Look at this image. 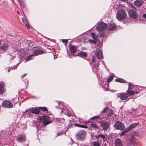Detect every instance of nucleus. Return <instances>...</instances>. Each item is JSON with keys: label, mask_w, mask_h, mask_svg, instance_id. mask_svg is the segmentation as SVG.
<instances>
[{"label": "nucleus", "mask_w": 146, "mask_h": 146, "mask_svg": "<svg viewBox=\"0 0 146 146\" xmlns=\"http://www.w3.org/2000/svg\"><path fill=\"white\" fill-rule=\"evenodd\" d=\"M91 125V127H93L95 129H99V126H98L96 123H91L90 124Z\"/></svg>", "instance_id": "393cba45"}, {"label": "nucleus", "mask_w": 146, "mask_h": 146, "mask_svg": "<svg viewBox=\"0 0 146 146\" xmlns=\"http://www.w3.org/2000/svg\"><path fill=\"white\" fill-rule=\"evenodd\" d=\"M94 146H100L99 143L98 141H94L93 142Z\"/></svg>", "instance_id": "58836bf2"}, {"label": "nucleus", "mask_w": 146, "mask_h": 146, "mask_svg": "<svg viewBox=\"0 0 146 146\" xmlns=\"http://www.w3.org/2000/svg\"><path fill=\"white\" fill-rule=\"evenodd\" d=\"M28 109L30 111L31 113L34 114H38L39 112L38 108L36 107L35 108L31 107L29 108Z\"/></svg>", "instance_id": "1a4fd4ad"}, {"label": "nucleus", "mask_w": 146, "mask_h": 146, "mask_svg": "<svg viewBox=\"0 0 146 146\" xmlns=\"http://www.w3.org/2000/svg\"><path fill=\"white\" fill-rule=\"evenodd\" d=\"M43 52V51L39 50H35L34 51V55H37L40 53H42Z\"/></svg>", "instance_id": "a878e982"}, {"label": "nucleus", "mask_w": 146, "mask_h": 146, "mask_svg": "<svg viewBox=\"0 0 146 146\" xmlns=\"http://www.w3.org/2000/svg\"><path fill=\"white\" fill-rule=\"evenodd\" d=\"M22 20L23 22L25 24L27 23V20L25 19L24 18H22Z\"/></svg>", "instance_id": "a18cd8bd"}, {"label": "nucleus", "mask_w": 146, "mask_h": 146, "mask_svg": "<svg viewBox=\"0 0 146 146\" xmlns=\"http://www.w3.org/2000/svg\"><path fill=\"white\" fill-rule=\"evenodd\" d=\"M95 61V60L94 59V57H93V58L92 60V62H94Z\"/></svg>", "instance_id": "8fccbe9b"}, {"label": "nucleus", "mask_w": 146, "mask_h": 146, "mask_svg": "<svg viewBox=\"0 0 146 146\" xmlns=\"http://www.w3.org/2000/svg\"><path fill=\"white\" fill-rule=\"evenodd\" d=\"M143 3L142 0H136L134 2V5L138 7L141 6Z\"/></svg>", "instance_id": "2eb2a0df"}, {"label": "nucleus", "mask_w": 146, "mask_h": 146, "mask_svg": "<svg viewBox=\"0 0 146 146\" xmlns=\"http://www.w3.org/2000/svg\"><path fill=\"white\" fill-rule=\"evenodd\" d=\"M127 94H128V96L134 95L135 94L134 91L133 90H128L127 91Z\"/></svg>", "instance_id": "bb28decb"}, {"label": "nucleus", "mask_w": 146, "mask_h": 146, "mask_svg": "<svg viewBox=\"0 0 146 146\" xmlns=\"http://www.w3.org/2000/svg\"><path fill=\"white\" fill-rule=\"evenodd\" d=\"M106 112V114L108 116H111L113 114L112 111L111 110L107 108L104 109L102 111V113H104L105 112Z\"/></svg>", "instance_id": "4468645a"}, {"label": "nucleus", "mask_w": 146, "mask_h": 146, "mask_svg": "<svg viewBox=\"0 0 146 146\" xmlns=\"http://www.w3.org/2000/svg\"><path fill=\"white\" fill-rule=\"evenodd\" d=\"M143 16L145 18H146V14H144L143 15Z\"/></svg>", "instance_id": "3c124183"}, {"label": "nucleus", "mask_w": 146, "mask_h": 146, "mask_svg": "<svg viewBox=\"0 0 146 146\" xmlns=\"http://www.w3.org/2000/svg\"><path fill=\"white\" fill-rule=\"evenodd\" d=\"M62 132H60V133H57V136L56 137H57V136H58L59 135H60V134H62Z\"/></svg>", "instance_id": "09e8293b"}, {"label": "nucleus", "mask_w": 146, "mask_h": 146, "mask_svg": "<svg viewBox=\"0 0 146 146\" xmlns=\"http://www.w3.org/2000/svg\"><path fill=\"white\" fill-rule=\"evenodd\" d=\"M17 1H18L20 3V1H19V0H17Z\"/></svg>", "instance_id": "4d7b16f0"}, {"label": "nucleus", "mask_w": 146, "mask_h": 146, "mask_svg": "<svg viewBox=\"0 0 146 146\" xmlns=\"http://www.w3.org/2000/svg\"><path fill=\"white\" fill-rule=\"evenodd\" d=\"M128 13L130 17L131 18L135 19L137 18L138 15L135 11L130 9Z\"/></svg>", "instance_id": "0eeeda50"}, {"label": "nucleus", "mask_w": 146, "mask_h": 146, "mask_svg": "<svg viewBox=\"0 0 146 146\" xmlns=\"http://www.w3.org/2000/svg\"><path fill=\"white\" fill-rule=\"evenodd\" d=\"M128 131H128L127 129H126V130H125L123 131L120 134L121 136H122L125 135V133H127V132H128Z\"/></svg>", "instance_id": "473e14b6"}, {"label": "nucleus", "mask_w": 146, "mask_h": 146, "mask_svg": "<svg viewBox=\"0 0 146 146\" xmlns=\"http://www.w3.org/2000/svg\"><path fill=\"white\" fill-rule=\"evenodd\" d=\"M100 117L98 116H94V117H92L91 119H98V118H99Z\"/></svg>", "instance_id": "49530a36"}, {"label": "nucleus", "mask_w": 146, "mask_h": 146, "mask_svg": "<svg viewBox=\"0 0 146 146\" xmlns=\"http://www.w3.org/2000/svg\"><path fill=\"white\" fill-rule=\"evenodd\" d=\"M8 72H10V69H8Z\"/></svg>", "instance_id": "6e6d98bb"}, {"label": "nucleus", "mask_w": 146, "mask_h": 146, "mask_svg": "<svg viewBox=\"0 0 146 146\" xmlns=\"http://www.w3.org/2000/svg\"><path fill=\"white\" fill-rule=\"evenodd\" d=\"M133 86L131 83L129 84V87L128 90H131V89H133Z\"/></svg>", "instance_id": "ea45409f"}, {"label": "nucleus", "mask_w": 146, "mask_h": 146, "mask_svg": "<svg viewBox=\"0 0 146 146\" xmlns=\"http://www.w3.org/2000/svg\"><path fill=\"white\" fill-rule=\"evenodd\" d=\"M9 47V45L7 43H4L0 47V49L3 51H5L7 50Z\"/></svg>", "instance_id": "dca6fc26"}, {"label": "nucleus", "mask_w": 146, "mask_h": 146, "mask_svg": "<svg viewBox=\"0 0 146 146\" xmlns=\"http://www.w3.org/2000/svg\"><path fill=\"white\" fill-rule=\"evenodd\" d=\"M125 7L123 5H120L117 13V18L119 20L123 19L126 17V14L124 11Z\"/></svg>", "instance_id": "f257e3e1"}, {"label": "nucleus", "mask_w": 146, "mask_h": 146, "mask_svg": "<svg viewBox=\"0 0 146 146\" xmlns=\"http://www.w3.org/2000/svg\"><path fill=\"white\" fill-rule=\"evenodd\" d=\"M136 93H137V92H136Z\"/></svg>", "instance_id": "13d9d810"}, {"label": "nucleus", "mask_w": 146, "mask_h": 146, "mask_svg": "<svg viewBox=\"0 0 146 146\" xmlns=\"http://www.w3.org/2000/svg\"><path fill=\"white\" fill-rule=\"evenodd\" d=\"M114 127L116 129L121 131L123 130L125 128L124 124L119 121H117L115 122Z\"/></svg>", "instance_id": "20e7f679"}, {"label": "nucleus", "mask_w": 146, "mask_h": 146, "mask_svg": "<svg viewBox=\"0 0 146 146\" xmlns=\"http://www.w3.org/2000/svg\"><path fill=\"white\" fill-rule=\"evenodd\" d=\"M115 81L117 82H120L122 83H124L125 82V81L124 80L121 78L116 79Z\"/></svg>", "instance_id": "c85d7f7f"}, {"label": "nucleus", "mask_w": 146, "mask_h": 146, "mask_svg": "<svg viewBox=\"0 0 146 146\" xmlns=\"http://www.w3.org/2000/svg\"><path fill=\"white\" fill-rule=\"evenodd\" d=\"M11 56V55H8V57H9V58Z\"/></svg>", "instance_id": "5fc2aeb1"}, {"label": "nucleus", "mask_w": 146, "mask_h": 146, "mask_svg": "<svg viewBox=\"0 0 146 146\" xmlns=\"http://www.w3.org/2000/svg\"><path fill=\"white\" fill-rule=\"evenodd\" d=\"M114 143L115 146H123L122 141L119 138H117L115 139Z\"/></svg>", "instance_id": "9b49d317"}, {"label": "nucleus", "mask_w": 146, "mask_h": 146, "mask_svg": "<svg viewBox=\"0 0 146 146\" xmlns=\"http://www.w3.org/2000/svg\"><path fill=\"white\" fill-rule=\"evenodd\" d=\"M107 26V25L105 23H102L98 25L96 27V29L98 31H102L106 29Z\"/></svg>", "instance_id": "423d86ee"}, {"label": "nucleus", "mask_w": 146, "mask_h": 146, "mask_svg": "<svg viewBox=\"0 0 146 146\" xmlns=\"http://www.w3.org/2000/svg\"><path fill=\"white\" fill-rule=\"evenodd\" d=\"M62 111H61L62 112Z\"/></svg>", "instance_id": "bf43d9fd"}, {"label": "nucleus", "mask_w": 146, "mask_h": 146, "mask_svg": "<svg viewBox=\"0 0 146 146\" xmlns=\"http://www.w3.org/2000/svg\"><path fill=\"white\" fill-rule=\"evenodd\" d=\"M99 62L98 61L97 62H96V63L95 64V65L94 66V68H96V70H98L99 69Z\"/></svg>", "instance_id": "7c9ffc66"}, {"label": "nucleus", "mask_w": 146, "mask_h": 146, "mask_svg": "<svg viewBox=\"0 0 146 146\" xmlns=\"http://www.w3.org/2000/svg\"><path fill=\"white\" fill-rule=\"evenodd\" d=\"M25 137L23 135H20L17 137V140L20 142H22L25 140Z\"/></svg>", "instance_id": "a211bd4d"}, {"label": "nucleus", "mask_w": 146, "mask_h": 146, "mask_svg": "<svg viewBox=\"0 0 146 146\" xmlns=\"http://www.w3.org/2000/svg\"><path fill=\"white\" fill-rule=\"evenodd\" d=\"M62 42H65V45H66L67 44L68 42V41L66 39H62Z\"/></svg>", "instance_id": "37998d69"}, {"label": "nucleus", "mask_w": 146, "mask_h": 146, "mask_svg": "<svg viewBox=\"0 0 146 146\" xmlns=\"http://www.w3.org/2000/svg\"><path fill=\"white\" fill-rule=\"evenodd\" d=\"M39 110H42L44 111H47L48 110L46 107H40L38 108Z\"/></svg>", "instance_id": "f704fd0d"}, {"label": "nucleus", "mask_w": 146, "mask_h": 146, "mask_svg": "<svg viewBox=\"0 0 146 146\" xmlns=\"http://www.w3.org/2000/svg\"><path fill=\"white\" fill-rule=\"evenodd\" d=\"M89 42L91 43H93L94 44H96V41L93 40L91 39H90L88 40Z\"/></svg>", "instance_id": "79ce46f5"}, {"label": "nucleus", "mask_w": 146, "mask_h": 146, "mask_svg": "<svg viewBox=\"0 0 146 146\" xmlns=\"http://www.w3.org/2000/svg\"><path fill=\"white\" fill-rule=\"evenodd\" d=\"M99 35L100 37H102L104 36L105 33L102 31H99Z\"/></svg>", "instance_id": "c9c22d12"}, {"label": "nucleus", "mask_w": 146, "mask_h": 146, "mask_svg": "<svg viewBox=\"0 0 146 146\" xmlns=\"http://www.w3.org/2000/svg\"><path fill=\"white\" fill-rule=\"evenodd\" d=\"M113 76L112 75L111 76H110L108 79L107 80L108 82H110L112 81L113 78Z\"/></svg>", "instance_id": "e433bc0d"}, {"label": "nucleus", "mask_w": 146, "mask_h": 146, "mask_svg": "<svg viewBox=\"0 0 146 146\" xmlns=\"http://www.w3.org/2000/svg\"><path fill=\"white\" fill-rule=\"evenodd\" d=\"M15 57V56H13L11 58V59H13Z\"/></svg>", "instance_id": "603ef678"}, {"label": "nucleus", "mask_w": 146, "mask_h": 146, "mask_svg": "<svg viewBox=\"0 0 146 146\" xmlns=\"http://www.w3.org/2000/svg\"><path fill=\"white\" fill-rule=\"evenodd\" d=\"M101 124L104 130H106L108 128L109 124L107 122L103 121L101 122Z\"/></svg>", "instance_id": "f8f14e48"}, {"label": "nucleus", "mask_w": 146, "mask_h": 146, "mask_svg": "<svg viewBox=\"0 0 146 146\" xmlns=\"http://www.w3.org/2000/svg\"><path fill=\"white\" fill-rule=\"evenodd\" d=\"M27 52L24 50L23 48H21L20 49V51L19 52V54H25Z\"/></svg>", "instance_id": "2f4dec72"}, {"label": "nucleus", "mask_w": 146, "mask_h": 146, "mask_svg": "<svg viewBox=\"0 0 146 146\" xmlns=\"http://www.w3.org/2000/svg\"><path fill=\"white\" fill-rule=\"evenodd\" d=\"M26 26L28 28V29H29L30 27L29 26V25L27 23H26L25 24Z\"/></svg>", "instance_id": "de8ad7c7"}, {"label": "nucleus", "mask_w": 146, "mask_h": 146, "mask_svg": "<svg viewBox=\"0 0 146 146\" xmlns=\"http://www.w3.org/2000/svg\"><path fill=\"white\" fill-rule=\"evenodd\" d=\"M86 135V132L85 130H82L78 131L76 133V138L79 140H84L85 138Z\"/></svg>", "instance_id": "f03ea898"}, {"label": "nucleus", "mask_w": 146, "mask_h": 146, "mask_svg": "<svg viewBox=\"0 0 146 146\" xmlns=\"http://www.w3.org/2000/svg\"><path fill=\"white\" fill-rule=\"evenodd\" d=\"M128 96V94L126 93H123L119 94L118 96V98H120L121 100H124L127 98Z\"/></svg>", "instance_id": "6e6552de"}, {"label": "nucleus", "mask_w": 146, "mask_h": 146, "mask_svg": "<svg viewBox=\"0 0 146 146\" xmlns=\"http://www.w3.org/2000/svg\"><path fill=\"white\" fill-rule=\"evenodd\" d=\"M128 145V146H137V144L134 139L131 138L129 141Z\"/></svg>", "instance_id": "ddd939ff"}, {"label": "nucleus", "mask_w": 146, "mask_h": 146, "mask_svg": "<svg viewBox=\"0 0 146 146\" xmlns=\"http://www.w3.org/2000/svg\"><path fill=\"white\" fill-rule=\"evenodd\" d=\"M4 83L3 82H0V93L2 94L4 91Z\"/></svg>", "instance_id": "4be33fe9"}, {"label": "nucleus", "mask_w": 146, "mask_h": 146, "mask_svg": "<svg viewBox=\"0 0 146 146\" xmlns=\"http://www.w3.org/2000/svg\"><path fill=\"white\" fill-rule=\"evenodd\" d=\"M137 123H134L128 127L126 128L127 129L128 131L131 130L137 125Z\"/></svg>", "instance_id": "aec40b11"}, {"label": "nucleus", "mask_w": 146, "mask_h": 146, "mask_svg": "<svg viewBox=\"0 0 146 146\" xmlns=\"http://www.w3.org/2000/svg\"><path fill=\"white\" fill-rule=\"evenodd\" d=\"M34 55H30L25 60V62H26L30 60H31L33 59V58H32L33 56Z\"/></svg>", "instance_id": "cd10ccee"}, {"label": "nucleus", "mask_w": 146, "mask_h": 146, "mask_svg": "<svg viewBox=\"0 0 146 146\" xmlns=\"http://www.w3.org/2000/svg\"><path fill=\"white\" fill-rule=\"evenodd\" d=\"M22 126H23V127H21V128L22 129H26L27 126L26 124H24Z\"/></svg>", "instance_id": "c03bdc74"}, {"label": "nucleus", "mask_w": 146, "mask_h": 146, "mask_svg": "<svg viewBox=\"0 0 146 146\" xmlns=\"http://www.w3.org/2000/svg\"><path fill=\"white\" fill-rule=\"evenodd\" d=\"M3 107L6 108H11L13 107V105L11 102L8 101H4L2 103Z\"/></svg>", "instance_id": "39448f33"}, {"label": "nucleus", "mask_w": 146, "mask_h": 146, "mask_svg": "<svg viewBox=\"0 0 146 146\" xmlns=\"http://www.w3.org/2000/svg\"><path fill=\"white\" fill-rule=\"evenodd\" d=\"M95 55L97 58L101 59L102 57L103 54L101 50L98 48L96 49Z\"/></svg>", "instance_id": "9d476101"}, {"label": "nucleus", "mask_w": 146, "mask_h": 146, "mask_svg": "<svg viewBox=\"0 0 146 146\" xmlns=\"http://www.w3.org/2000/svg\"><path fill=\"white\" fill-rule=\"evenodd\" d=\"M96 138L99 141L102 140L105 138V136L104 135H102V134H100L99 135L96 136Z\"/></svg>", "instance_id": "412c9836"}, {"label": "nucleus", "mask_w": 146, "mask_h": 146, "mask_svg": "<svg viewBox=\"0 0 146 146\" xmlns=\"http://www.w3.org/2000/svg\"><path fill=\"white\" fill-rule=\"evenodd\" d=\"M75 125H76V126L77 127H78L84 128H85L87 127L86 126H85L84 125H82L78 124H75Z\"/></svg>", "instance_id": "4c0bfd02"}, {"label": "nucleus", "mask_w": 146, "mask_h": 146, "mask_svg": "<svg viewBox=\"0 0 146 146\" xmlns=\"http://www.w3.org/2000/svg\"><path fill=\"white\" fill-rule=\"evenodd\" d=\"M77 47L76 46L71 45L70 48V51L72 54L74 53L76 51Z\"/></svg>", "instance_id": "6ab92c4d"}, {"label": "nucleus", "mask_w": 146, "mask_h": 146, "mask_svg": "<svg viewBox=\"0 0 146 146\" xmlns=\"http://www.w3.org/2000/svg\"><path fill=\"white\" fill-rule=\"evenodd\" d=\"M40 119L41 121H42V123L44 125H47L51 122V117L48 115H44L41 117Z\"/></svg>", "instance_id": "7ed1b4c3"}, {"label": "nucleus", "mask_w": 146, "mask_h": 146, "mask_svg": "<svg viewBox=\"0 0 146 146\" xmlns=\"http://www.w3.org/2000/svg\"><path fill=\"white\" fill-rule=\"evenodd\" d=\"M92 37L94 40H96L97 38V36L94 33H92L91 34Z\"/></svg>", "instance_id": "72a5a7b5"}, {"label": "nucleus", "mask_w": 146, "mask_h": 146, "mask_svg": "<svg viewBox=\"0 0 146 146\" xmlns=\"http://www.w3.org/2000/svg\"><path fill=\"white\" fill-rule=\"evenodd\" d=\"M115 27V23H113V22H111L108 25L107 27V29L108 30H112Z\"/></svg>", "instance_id": "f3484780"}, {"label": "nucleus", "mask_w": 146, "mask_h": 146, "mask_svg": "<svg viewBox=\"0 0 146 146\" xmlns=\"http://www.w3.org/2000/svg\"><path fill=\"white\" fill-rule=\"evenodd\" d=\"M12 100L13 102L16 103L18 101V97H15Z\"/></svg>", "instance_id": "a19ab883"}, {"label": "nucleus", "mask_w": 146, "mask_h": 146, "mask_svg": "<svg viewBox=\"0 0 146 146\" xmlns=\"http://www.w3.org/2000/svg\"><path fill=\"white\" fill-rule=\"evenodd\" d=\"M139 136V134L137 132L135 131L132 133L131 135V138L134 139L136 137H137Z\"/></svg>", "instance_id": "b1692460"}, {"label": "nucleus", "mask_w": 146, "mask_h": 146, "mask_svg": "<svg viewBox=\"0 0 146 146\" xmlns=\"http://www.w3.org/2000/svg\"><path fill=\"white\" fill-rule=\"evenodd\" d=\"M26 74H25L23 76H22V77H24V76H25L26 75Z\"/></svg>", "instance_id": "864d4df0"}, {"label": "nucleus", "mask_w": 146, "mask_h": 146, "mask_svg": "<svg viewBox=\"0 0 146 146\" xmlns=\"http://www.w3.org/2000/svg\"><path fill=\"white\" fill-rule=\"evenodd\" d=\"M78 55L80 56H84L86 57L87 56V54L84 52H79L78 53Z\"/></svg>", "instance_id": "c756f323"}, {"label": "nucleus", "mask_w": 146, "mask_h": 146, "mask_svg": "<svg viewBox=\"0 0 146 146\" xmlns=\"http://www.w3.org/2000/svg\"><path fill=\"white\" fill-rule=\"evenodd\" d=\"M25 115L28 117H30L32 116L31 113L28 109L25 110Z\"/></svg>", "instance_id": "5701e85b"}]
</instances>
